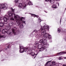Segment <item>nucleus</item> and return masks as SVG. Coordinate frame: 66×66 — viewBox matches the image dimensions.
I'll return each mask as SVG.
<instances>
[{
  "label": "nucleus",
  "mask_w": 66,
  "mask_h": 66,
  "mask_svg": "<svg viewBox=\"0 0 66 66\" xmlns=\"http://www.w3.org/2000/svg\"><path fill=\"white\" fill-rule=\"evenodd\" d=\"M58 6H59V3H58Z\"/></svg>",
  "instance_id": "nucleus-35"
},
{
  "label": "nucleus",
  "mask_w": 66,
  "mask_h": 66,
  "mask_svg": "<svg viewBox=\"0 0 66 66\" xmlns=\"http://www.w3.org/2000/svg\"><path fill=\"white\" fill-rule=\"evenodd\" d=\"M32 45L31 44H29V45Z\"/></svg>",
  "instance_id": "nucleus-34"
},
{
  "label": "nucleus",
  "mask_w": 66,
  "mask_h": 66,
  "mask_svg": "<svg viewBox=\"0 0 66 66\" xmlns=\"http://www.w3.org/2000/svg\"><path fill=\"white\" fill-rule=\"evenodd\" d=\"M38 49L36 51L37 52H39V51H43L44 49H45V48H44L43 45L42 44L39 45L38 46H37Z\"/></svg>",
  "instance_id": "nucleus-5"
},
{
  "label": "nucleus",
  "mask_w": 66,
  "mask_h": 66,
  "mask_svg": "<svg viewBox=\"0 0 66 66\" xmlns=\"http://www.w3.org/2000/svg\"><path fill=\"white\" fill-rule=\"evenodd\" d=\"M10 24H12V25H11V26H12V23H10Z\"/></svg>",
  "instance_id": "nucleus-32"
},
{
  "label": "nucleus",
  "mask_w": 66,
  "mask_h": 66,
  "mask_svg": "<svg viewBox=\"0 0 66 66\" xmlns=\"http://www.w3.org/2000/svg\"><path fill=\"white\" fill-rule=\"evenodd\" d=\"M59 54H66V52H60V53H59Z\"/></svg>",
  "instance_id": "nucleus-17"
},
{
  "label": "nucleus",
  "mask_w": 66,
  "mask_h": 66,
  "mask_svg": "<svg viewBox=\"0 0 66 66\" xmlns=\"http://www.w3.org/2000/svg\"><path fill=\"white\" fill-rule=\"evenodd\" d=\"M62 20V19L61 18V19H60V23H61V21Z\"/></svg>",
  "instance_id": "nucleus-31"
},
{
  "label": "nucleus",
  "mask_w": 66,
  "mask_h": 66,
  "mask_svg": "<svg viewBox=\"0 0 66 66\" xmlns=\"http://www.w3.org/2000/svg\"><path fill=\"white\" fill-rule=\"evenodd\" d=\"M52 63V65H56V63H55L54 61H53Z\"/></svg>",
  "instance_id": "nucleus-18"
},
{
  "label": "nucleus",
  "mask_w": 66,
  "mask_h": 66,
  "mask_svg": "<svg viewBox=\"0 0 66 66\" xmlns=\"http://www.w3.org/2000/svg\"><path fill=\"white\" fill-rule=\"evenodd\" d=\"M39 20L40 22H41L42 21L41 20V19H40V18H39Z\"/></svg>",
  "instance_id": "nucleus-30"
},
{
  "label": "nucleus",
  "mask_w": 66,
  "mask_h": 66,
  "mask_svg": "<svg viewBox=\"0 0 66 66\" xmlns=\"http://www.w3.org/2000/svg\"><path fill=\"white\" fill-rule=\"evenodd\" d=\"M51 65H52V62L48 61L46 63L45 66H47V65L48 66H52Z\"/></svg>",
  "instance_id": "nucleus-11"
},
{
  "label": "nucleus",
  "mask_w": 66,
  "mask_h": 66,
  "mask_svg": "<svg viewBox=\"0 0 66 66\" xmlns=\"http://www.w3.org/2000/svg\"><path fill=\"white\" fill-rule=\"evenodd\" d=\"M20 48L21 49L20 50V53H22V52H23L24 51V52H26L28 50H29L28 51H30V50H31H31H30V48L23 47L22 46H20Z\"/></svg>",
  "instance_id": "nucleus-4"
},
{
  "label": "nucleus",
  "mask_w": 66,
  "mask_h": 66,
  "mask_svg": "<svg viewBox=\"0 0 66 66\" xmlns=\"http://www.w3.org/2000/svg\"><path fill=\"white\" fill-rule=\"evenodd\" d=\"M7 8V4L5 5L0 4V9H3L4 10H6ZM1 10V9H0Z\"/></svg>",
  "instance_id": "nucleus-7"
},
{
  "label": "nucleus",
  "mask_w": 66,
  "mask_h": 66,
  "mask_svg": "<svg viewBox=\"0 0 66 66\" xmlns=\"http://www.w3.org/2000/svg\"><path fill=\"white\" fill-rule=\"evenodd\" d=\"M49 34H46L45 35H44V39H45L46 38H47V37H48V36H49Z\"/></svg>",
  "instance_id": "nucleus-14"
},
{
  "label": "nucleus",
  "mask_w": 66,
  "mask_h": 66,
  "mask_svg": "<svg viewBox=\"0 0 66 66\" xmlns=\"http://www.w3.org/2000/svg\"><path fill=\"white\" fill-rule=\"evenodd\" d=\"M48 38L49 39H51V35H48Z\"/></svg>",
  "instance_id": "nucleus-22"
},
{
  "label": "nucleus",
  "mask_w": 66,
  "mask_h": 66,
  "mask_svg": "<svg viewBox=\"0 0 66 66\" xmlns=\"http://www.w3.org/2000/svg\"><path fill=\"white\" fill-rule=\"evenodd\" d=\"M34 32L35 33H37V34H38V33H39V31H37L36 30H35Z\"/></svg>",
  "instance_id": "nucleus-19"
},
{
  "label": "nucleus",
  "mask_w": 66,
  "mask_h": 66,
  "mask_svg": "<svg viewBox=\"0 0 66 66\" xmlns=\"http://www.w3.org/2000/svg\"><path fill=\"white\" fill-rule=\"evenodd\" d=\"M46 40H47L46 39H44V40H43V39H42L40 40L39 43H42V44H44V43H45L44 41H45V42Z\"/></svg>",
  "instance_id": "nucleus-13"
},
{
  "label": "nucleus",
  "mask_w": 66,
  "mask_h": 66,
  "mask_svg": "<svg viewBox=\"0 0 66 66\" xmlns=\"http://www.w3.org/2000/svg\"><path fill=\"white\" fill-rule=\"evenodd\" d=\"M0 12H1V10H0ZM3 18H2V17H0V20H2Z\"/></svg>",
  "instance_id": "nucleus-24"
},
{
  "label": "nucleus",
  "mask_w": 66,
  "mask_h": 66,
  "mask_svg": "<svg viewBox=\"0 0 66 66\" xmlns=\"http://www.w3.org/2000/svg\"><path fill=\"white\" fill-rule=\"evenodd\" d=\"M43 29H44L45 30H49V26L47 25H45L44 26V28Z\"/></svg>",
  "instance_id": "nucleus-10"
},
{
  "label": "nucleus",
  "mask_w": 66,
  "mask_h": 66,
  "mask_svg": "<svg viewBox=\"0 0 66 66\" xmlns=\"http://www.w3.org/2000/svg\"><path fill=\"white\" fill-rule=\"evenodd\" d=\"M15 29H12V31L13 33H14V34H15Z\"/></svg>",
  "instance_id": "nucleus-25"
},
{
  "label": "nucleus",
  "mask_w": 66,
  "mask_h": 66,
  "mask_svg": "<svg viewBox=\"0 0 66 66\" xmlns=\"http://www.w3.org/2000/svg\"><path fill=\"white\" fill-rule=\"evenodd\" d=\"M7 48H9V46H7Z\"/></svg>",
  "instance_id": "nucleus-37"
},
{
  "label": "nucleus",
  "mask_w": 66,
  "mask_h": 66,
  "mask_svg": "<svg viewBox=\"0 0 66 66\" xmlns=\"http://www.w3.org/2000/svg\"><path fill=\"white\" fill-rule=\"evenodd\" d=\"M4 22H3V23H0V27H3V26H4V24H4Z\"/></svg>",
  "instance_id": "nucleus-16"
},
{
  "label": "nucleus",
  "mask_w": 66,
  "mask_h": 66,
  "mask_svg": "<svg viewBox=\"0 0 66 66\" xmlns=\"http://www.w3.org/2000/svg\"><path fill=\"white\" fill-rule=\"evenodd\" d=\"M30 36H32V34L30 35Z\"/></svg>",
  "instance_id": "nucleus-38"
},
{
  "label": "nucleus",
  "mask_w": 66,
  "mask_h": 66,
  "mask_svg": "<svg viewBox=\"0 0 66 66\" xmlns=\"http://www.w3.org/2000/svg\"><path fill=\"white\" fill-rule=\"evenodd\" d=\"M2 33L4 34V35L1 36L0 34V39L1 38H5L6 35L5 33H6L8 35H9V30L7 29H4L2 30Z\"/></svg>",
  "instance_id": "nucleus-3"
},
{
  "label": "nucleus",
  "mask_w": 66,
  "mask_h": 66,
  "mask_svg": "<svg viewBox=\"0 0 66 66\" xmlns=\"http://www.w3.org/2000/svg\"><path fill=\"white\" fill-rule=\"evenodd\" d=\"M33 16H35L36 17H37V18H38V16H37L35 14H33Z\"/></svg>",
  "instance_id": "nucleus-27"
},
{
  "label": "nucleus",
  "mask_w": 66,
  "mask_h": 66,
  "mask_svg": "<svg viewBox=\"0 0 66 66\" xmlns=\"http://www.w3.org/2000/svg\"><path fill=\"white\" fill-rule=\"evenodd\" d=\"M44 11L45 12V13H47V12H46V11Z\"/></svg>",
  "instance_id": "nucleus-33"
},
{
  "label": "nucleus",
  "mask_w": 66,
  "mask_h": 66,
  "mask_svg": "<svg viewBox=\"0 0 66 66\" xmlns=\"http://www.w3.org/2000/svg\"><path fill=\"white\" fill-rule=\"evenodd\" d=\"M40 30H41V32H42L41 33V35H42L44 36V35L46 34V30H45V29H40Z\"/></svg>",
  "instance_id": "nucleus-9"
},
{
  "label": "nucleus",
  "mask_w": 66,
  "mask_h": 66,
  "mask_svg": "<svg viewBox=\"0 0 66 66\" xmlns=\"http://www.w3.org/2000/svg\"><path fill=\"white\" fill-rule=\"evenodd\" d=\"M45 1H47V2H48V1H49V2H50V3H51L52 4H53V3H54V0H45Z\"/></svg>",
  "instance_id": "nucleus-15"
},
{
  "label": "nucleus",
  "mask_w": 66,
  "mask_h": 66,
  "mask_svg": "<svg viewBox=\"0 0 66 66\" xmlns=\"http://www.w3.org/2000/svg\"><path fill=\"white\" fill-rule=\"evenodd\" d=\"M59 60H62V59H63V58L62 57H59Z\"/></svg>",
  "instance_id": "nucleus-26"
},
{
  "label": "nucleus",
  "mask_w": 66,
  "mask_h": 66,
  "mask_svg": "<svg viewBox=\"0 0 66 66\" xmlns=\"http://www.w3.org/2000/svg\"><path fill=\"white\" fill-rule=\"evenodd\" d=\"M3 20L4 21V24H7V18H9V12H8L7 13L6 15L4 16V18L2 17Z\"/></svg>",
  "instance_id": "nucleus-6"
},
{
  "label": "nucleus",
  "mask_w": 66,
  "mask_h": 66,
  "mask_svg": "<svg viewBox=\"0 0 66 66\" xmlns=\"http://www.w3.org/2000/svg\"><path fill=\"white\" fill-rule=\"evenodd\" d=\"M27 2H25V3L24 2H23L22 3H20L19 4V8H22V9H24L26 8V5H33V4L31 2H29L28 3V4Z\"/></svg>",
  "instance_id": "nucleus-2"
},
{
  "label": "nucleus",
  "mask_w": 66,
  "mask_h": 66,
  "mask_svg": "<svg viewBox=\"0 0 66 66\" xmlns=\"http://www.w3.org/2000/svg\"><path fill=\"white\" fill-rule=\"evenodd\" d=\"M9 9L11 10V11H10L9 12V15L10 16H12V17H14V19L17 20L16 21L17 22V24L16 26H21V23L23 22V23H25V21H24V19L23 17H22L20 19V16H19L18 15H17L16 16H15V14H14V11H15V9H13V8L10 7Z\"/></svg>",
  "instance_id": "nucleus-1"
},
{
  "label": "nucleus",
  "mask_w": 66,
  "mask_h": 66,
  "mask_svg": "<svg viewBox=\"0 0 66 66\" xmlns=\"http://www.w3.org/2000/svg\"><path fill=\"white\" fill-rule=\"evenodd\" d=\"M18 1L17 0H15V3H17V2H18Z\"/></svg>",
  "instance_id": "nucleus-29"
},
{
  "label": "nucleus",
  "mask_w": 66,
  "mask_h": 66,
  "mask_svg": "<svg viewBox=\"0 0 66 66\" xmlns=\"http://www.w3.org/2000/svg\"><path fill=\"white\" fill-rule=\"evenodd\" d=\"M10 17V16L9 17Z\"/></svg>",
  "instance_id": "nucleus-39"
},
{
  "label": "nucleus",
  "mask_w": 66,
  "mask_h": 66,
  "mask_svg": "<svg viewBox=\"0 0 66 66\" xmlns=\"http://www.w3.org/2000/svg\"><path fill=\"white\" fill-rule=\"evenodd\" d=\"M31 54L32 55V58H33V59H35L36 56V55H37V54H35V53H34V52L31 53Z\"/></svg>",
  "instance_id": "nucleus-12"
},
{
  "label": "nucleus",
  "mask_w": 66,
  "mask_h": 66,
  "mask_svg": "<svg viewBox=\"0 0 66 66\" xmlns=\"http://www.w3.org/2000/svg\"><path fill=\"white\" fill-rule=\"evenodd\" d=\"M39 43V42H38L37 41H36L35 42V45H38V44Z\"/></svg>",
  "instance_id": "nucleus-21"
},
{
  "label": "nucleus",
  "mask_w": 66,
  "mask_h": 66,
  "mask_svg": "<svg viewBox=\"0 0 66 66\" xmlns=\"http://www.w3.org/2000/svg\"><path fill=\"white\" fill-rule=\"evenodd\" d=\"M36 48V46L35 45H34V46L33 47L32 49H35Z\"/></svg>",
  "instance_id": "nucleus-23"
},
{
  "label": "nucleus",
  "mask_w": 66,
  "mask_h": 66,
  "mask_svg": "<svg viewBox=\"0 0 66 66\" xmlns=\"http://www.w3.org/2000/svg\"><path fill=\"white\" fill-rule=\"evenodd\" d=\"M52 7L54 8H56V5H54L52 6Z\"/></svg>",
  "instance_id": "nucleus-20"
},
{
  "label": "nucleus",
  "mask_w": 66,
  "mask_h": 66,
  "mask_svg": "<svg viewBox=\"0 0 66 66\" xmlns=\"http://www.w3.org/2000/svg\"><path fill=\"white\" fill-rule=\"evenodd\" d=\"M44 43H43L44 46H43L44 48H45V49H44V50H45V51H47V49L46 48H47L48 46H49V45L48 44H47V40H46L45 42V41H44Z\"/></svg>",
  "instance_id": "nucleus-8"
},
{
  "label": "nucleus",
  "mask_w": 66,
  "mask_h": 66,
  "mask_svg": "<svg viewBox=\"0 0 66 66\" xmlns=\"http://www.w3.org/2000/svg\"><path fill=\"white\" fill-rule=\"evenodd\" d=\"M58 31L59 32H61V30L60 29H58Z\"/></svg>",
  "instance_id": "nucleus-28"
},
{
  "label": "nucleus",
  "mask_w": 66,
  "mask_h": 66,
  "mask_svg": "<svg viewBox=\"0 0 66 66\" xmlns=\"http://www.w3.org/2000/svg\"><path fill=\"white\" fill-rule=\"evenodd\" d=\"M64 59H66V57H64Z\"/></svg>",
  "instance_id": "nucleus-36"
}]
</instances>
